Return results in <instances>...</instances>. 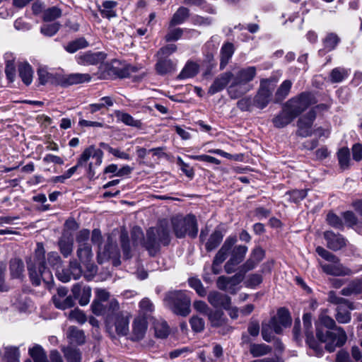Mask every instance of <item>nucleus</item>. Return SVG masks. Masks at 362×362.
Listing matches in <instances>:
<instances>
[{"label": "nucleus", "mask_w": 362, "mask_h": 362, "mask_svg": "<svg viewBox=\"0 0 362 362\" xmlns=\"http://www.w3.org/2000/svg\"><path fill=\"white\" fill-rule=\"evenodd\" d=\"M11 275L13 278H21L24 271L23 262L18 259H14L10 264Z\"/></svg>", "instance_id": "603ef678"}, {"label": "nucleus", "mask_w": 362, "mask_h": 362, "mask_svg": "<svg viewBox=\"0 0 362 362\" xmlns=\"http://www.w3.org/2000/svg\"><path fill=\"white\" fill-rule=\"evenodd\" d=\"M171 224L173 232L177 238H182L186 235L194 238L197 235V221L193 214L175 216L171 218Z\"/></svg>", "instance_id": "423d86ee"}, {"label": "nucleus", "mask_w": 362, "mask_h": 362, "mask_svg": "<svg viewBox=\"0 0 362 362\" xmlns=\"http://www.w3.org/2000/svg\"><path fill=\"white\" fill-rule=\"evenodd\" d=\"M54 304L57 308L65 310L72 307L74 305V300L72 296H69L59 300L54 298Z\"/></svg>", "instance_id": "052dcab7"}, {"label": "nucleus", "mask_w": 362, "mask_h": 362, "mask_svg": "<svg viewBox=\"0 0 362 362\" xmlns=\"http://www.w3.org/2000/svg\"><path fill=\"white\" fill-rule=\"evenodd\" d=\"M120 242L123 251L124 257L126 259H129L132 257V250L127 231H122L120 235Z\"/></svg>", "instance_id": "5fc2aeb1"}, {"label": "nucleus", "mask_w": 362, "mask_h": 362, "mask_svg": "<svg viewBox=\"0 0 362 362\" xmlns=\"http://www.w3.org/2000/svg\"><path fill=\"white\" fill-rule=\"evenodd\" d=\"M176 64L171 59L165 57H158L156 64V70L160 75H165L175 70Z\"/></svg>", "instance_id": "473e14b6"}, {"label": "nucleus", "mask_w": 362, "mask_h": 362, "mask_svg": "<svg viewBox=\"0 0 362 362\" xmlns=\"http://www.w3.org/2000/svg\"><path fill=\"white\" fill-rule=\"evenodd\" d=\"M207 299L209 303L216 308L228 309L230 305V298L216 291L209 292Z\"/></svg>", "instance_id": "4be33fe9"}, {"label": "nucleus", "mask_w": 362, "mask_h": 362, "mask_svg": "<svg viewBox=\"0 0 362 362\" xmlns=\"http://www.w3.org/2000/svg\"><path fill=\"white\" fill-rule=\"evenodd\" d=\"M18 72L20 77L25 85L28 86L32 83L33 71L28 63H21L18 65Z\"/></svg>", "instance_id": "e433bc0d"}, {"label": "nucleus", "mask_w": 362, "mask_h": 362, "mask_svg": "<svg viewBox=\"0 0 362 362\" xmlns=\"http://www.w3.org/2000/svg\"><path fill=\"white\" fill-rule=\"evenodd\" d=\"M67 362H80L81 361V353L79 349L71 346L62 349Z\"/></svg>", "instance_id": "de8ad7c7"}, {"label": "nucleus", "mask_w": 362, "mask_h": 362, "mask_svg": "<svg viewBox=\"0 0 362 362\" xmlns=\"http://www.w3.org/2000/svg\"><path fill=\"white\" fill-rule=\"evenodd\" d=\"M303 327L307 337L306 341L310 348L313 351V354L317 357L322 356L323 348L317 343L313 335L312 332V315L310 313H305L303 316Z\"/></svg>", "instance_id": "4468645a"}, {"label": "nucleus", "mask_w": 362, "mask_h": 362, "mask_svg": "<svg viewBox=\"0 0 362 362\" xmlns=\"http://www.w3.org/2000/svg\"><path fill=\"white\" fill-rule=\"evenodd\" d=\"M117 119L122 121L125 124L140 127L141 126V122L140 119L134 118L131 115H116Z\"/></svg>", "instance_id": "680f3d73"}, {"label": "nucleus", "mask_w": 362, "mask_h": 362, "mask_svg": "<svg viewBox=\"0 0 362 362\" xmlns=\"http://www.w3.org/2000/svg\"><path fill=\"white\" fill-rule=\"evenodd\" d=\"M339 42V37L334 33H328L322 40L324 48L327 52L334 50Z\"/></svg>", "instance_id": "a18cd8bd"}, {"label": "nucleus", "mask_w": 362, "mask_h": 362, "mask_svg": "<svg viewBox=\"0 0 362 362\" xmlns=\"http://www.w3.org/2000/svg\"><path fill=\"white\" fill-rule=\"evenodd\" d=\"M189 17V10L183 6L180 7L174 13L170 22V26L182 23Z\"/></svg>", "instance_id": "49530a36"}, {"label": "nucleus", "mask_w": 362, "mask_h": 362, "mask_svg": "<svg viewBox=\"0 0 362 362\" xmlns=\"http://www.w3.org/2000/svg\"><path fill=\"white\" fill-rule=\"evenodd\" d=\"M337 158L341 169L349 168L350 165V151L348 148L344 147L340 148L337 152Z\"/></svg>", "instance_id": "09e8293b"}, {"label": "nucleus", "mask_w": 362, "mask_h": 362, "mask_svg": "<svg viewBox=\"0 0 362 362\" xmlns=\"http://www.w3.org/2000/svg\"><path fill=\"white\" fill-rule=\"evenodd\" d=\"M189 284L190 287H192L196 291L199 296L202 297L206 296V289L199 279L196 278H191L189 279Z\"/></svg>", "instance_id": "e2e57ef3"}, {"label": "nucleus", "mask_w": 362, "mask_h": 362, "mask_svg": "<svg viewBox=\"0 0 362 362\" xmlns=\"http://www.w3.org/2000/svg\"><path fill=\"white\" fill-rule=\"evenodd\" d=\"M66 334L70 343L72 344L81 345L85 343L86 337L84 332L75 327H70Z\"/></svg>", "instance_id": "c9c22d12"}, {"label": "nucleus", "mask_w": 362, "mask_h": 362, "mask_svg": "<svg viewBox=\"0 0 362 362\" xmlns=\"http://www.w3.org/2000/svg\"><path fill=\"white\" fill-rule=\"evenodd\" d=\"M76 255L80 262L90 272H96V267L92 262L93 252L90 245H81L78 246Z\"/></svg>", "instance_id": "6ab92c4d"}, {"label": "nucleus", "mask_w": 362, "mask_h": 362, "mask_svg": "<svg viewBox=\"0 0 362 362\" xmlns=\"http://www.w3.org/2000/svg\"><path fill=\"white\" fill-rule=\"evenodd\" d=\"M264 257V252L260 247L255 248L250 258L240 267V272L243 274L253 269Z\"/></svg>", "instance_id": "b1692460"}, {"label": "nucleus", "mask_w": 362, "mask_h": 362, "mask_svg": "<svg viewBox=\"0 0 362 362\" xmlns=\"http://www.w3.org/2000/svg\"><path fill=\"white\" fill-rule=\"evenodd\" d=\"M324 238L327 241V247L334 251L341 250L346 245L344 238L341 235L335 234L331 230L325 231Z\"/></svg>", "instance_id": "393cba45"}, {"label": "nucleus", "mask_w": 362, "mask_h": 362, "mask_svg": "<svg viewBox=\"0 0 362 362\" xmlns=\"http://www.w3.org/2000/svg\"><path fill=\"white\" fill-rule=\"evenodd\" d=\"M199 71V66L197 64L188 62L180 74L177 76L178 79H185L194 77Z\"/></svg>", "instance_id": "a19ab883"}, {"label": "nucleus", "mask_w": 362, "mask_h": 362, "mask_svg": "<svg viewBox=\"0 0 362 362\" xmlns=\"http://www.w3.org/2000/svg\"><path fill=\"white\" fill-rule=\"evenodd\" d=\"M37 75L40 83L42 85H45L47 83L59 84V75L54 76L52 74L49 73L45 68L38 69Z\"/></svg>", "instance_id": "79ce46f5"}, {"label": "nucleus", "mask_w": 362, "mask_h": 362, "mask_svg": "<svg viewBox=\"0 0 362 362\" xmlns=\"http://www.w3.org/2000/svg\"><path fill=\"white\" fill-rule=\"evenodd\" d=\"M138 69L130 64H122L119 61H114L110 69V71L119 78L132 76V74L137 72Z\"/></svg>", "instance_id": "412c9836"}, {"label": "nucleus", "mask_w": 362, "mask_h": 362, "mask_svg": "<svg viewBox=\"0 0 362 362\" xmlns=\"http://www.w3.org/2000/svg\"><path fill=\"white\" fill-rule=\"evenodd\" d=\"M235 49L234 46L230 42H226L223 45L221 49V62H220V69H224L226 65L228 64L230 59H231L233 54H234Z\"/></svg>", "instance_id": "f704fd0d"}, {"label": "nucleus", "mask_w": 362, "mask_h": 362, "mask_svg": "<svg viewBox=\"0 0 362 362\" xmlns=\"http://www.w3.org/2000/svg\"><path fill=\"white\" fill-rule=\"evenodd\" d=\"M230 252V257L224 266L225 271L228 274L234 272L235 267L243 262L247 252V247L245 245H238L231 248Z\"/></svg>", "instance_id": "2eb2a0df"}, {"label": "nucleus", "mask_w": 362, "mask_h": 362, "mask_svg": "<svg viewBox=\"0 0 362 362\" xmlns=\"http://www.w3.org/2000/svg\"><path fill=\"white\" fill-rule=\"evenodd\" d=\"M62 14V11L59 7L52 6L44 11L42 19L46 22L52 21L60 18Z\"/></svg>", "instance_id": "864d4df0"}, {"label": "nucleus", "mask_w": 362, "mask_h": 362, "mask_svg": "<svg viewBox=\"0 0 362 362\" xmlns=\"http://www.w3.org/2000/svg\"><path fill=\"white\" fill-rule=\"evenodd\" d=\"M103 153L100 149L95 148L93 146H90L86 148L78 159L77 163L75 166L69 168L64 175L66 179L70 178L74 173L76 171L77 168L82 167L92 158V161L89 163L88 168V173L91 175H95V167L100 165L103 160Z\"/></svg>", "instance_id": "0eeeda50"}, {"label": "nucleus", "mask_w": 362, "mask_h": 362, "mask_svg": "<svg viewBox=\"0 0 362 362\" xmlns=\"http://www.w3.org/2000/svg\"><path fill=\"white\" fill-rule=\"evenodd\" d=\"M276 88V81L272 79H262L259 88L254 98V105L260 109L265 107L272 99V93Z\"/></svg>", "instance_id": "f8f14e48"}, {"label": "nucleus", "mask_w": 362, "mask_h": 362, "mask_svg": "<svg viewBox=\"0 0 362 362\" xmlns=\"http://www.w3.org/2000/svg\"><path fill=\"white\" fill-rule=\"evenodd\" d=\"M131 235L134 244H142L152 256L159 251L161 245H168L170 241L169 230L163 223L149 228L145 240L143 231L139 227L133 228Z\"/></svg>", "instance_id": "f03ea898"}, {"label": "nucleus", "mask_w": 362, "mask_h": 362, "mask_svg": "<svg viewBox=\"0 0 362 362\" xmlns=\"http://www.w3.org/2000/svg\"><path fill=\"white\" fill-rule=\"evenodd\" d=\"M316 336L329 352H333L337 347L343 346L347 339L345 331L341 327H337L336 322L323 310L315 323Z\"/></svg>", "instance_id": "f257e3e1"}, {"label": "nucleus", "mask_w": 362, "mask_h": 362, "mask_svg": "<svg viewBox=\"0 0 362 362\" xmlns=\"http://www.w3.org/2000/svg\"><path fill=\"white\" fill-rule=\"evenodd\" d=\"M69 318L71 320H74L79 324H84L87 321L86 315L82 310L78 308H76L69 313Z\"/></svg>", "instance_id": "0e129e2a"}, {"label": "nucleus", "mask_w": 362, "mask_h": 362, "mask_svg": "<svg viewBox=\"0 0 362 362\" xmlns=\"http://www.w3.org/2000/svg\"><path fill=\"white\" fill-rule=\"evenodd\" d=\"M156 337L160 339L166 338L170 332L169 327L165 321L156 320L153 322Z\"/></svg>", "instance_id": "37998d69"}, {"label": "nucleus", "mask_w": 362, "mask_h": 362, "mask_svg": "<svg viewBox=\"0 0 362 362\" xmlns=\"http://www.w3.org/2000/svg\"><path fill=\"white\" fill-rule=\"evenodd\" d=\"M29 354L35 362H48L46 353L40 345H35L29 349Z\"/></svg>", "instance_id": "3c124183"}, {"label": "nucleus", "mask_w": 362, "mask_h": 362, "mask_svg": "<svg viewBox=\"0 0 362 362\" xmlns=\"http://www.w3.org/2000/svg\"><path fill=\"white\" fill-rule=\"evenodd\" d=\"M45 250L42 243H38L33 257L28 261V270L33 284L39 286L41 279L47 285L53 281L52 272L45 267Z\"/></svg>", "instance_id": "7ed1b4c3"}, {"label": "nucleus", "mask_w": 362, "mask_h": 362, "mask_svg": "<svg viewBox=\"0 0 362 362\" xmlns=\"http://www.w3.org/2000/svg\"><path fill=\"white\" fill-rule=\"evenodd\" d=\"M350 71L343 67H337L332 70L329 74L332 83H340L349 75Z\"/></svg>", "instance_id": "c03bdc74"}, {"label": "nucleus", "mask_w": 362, "mask_h": 362, "mask_svg": "<svg viewBox=\"0 0 362 362\" xmlns=\"http://www.w3.org/2000/svg\"><path fill=\"white\" fill-rule=\"evenodd\" d=\"M244 274L240 271L239 273L231 277L221 276L216 281L217 287L222 291H228L234 294L236 293V286H238L244 279Z\"/></svg>", "instance_id": "dca6fc26"}, {"label": "nucleus", "mask_w": 362, "mask_h": 362, "mask_svg": "<svg viewBox=\"0 0 362 362\" xmlns=\"http://www.w3.org/2000/svg\"><path fill=\"white\" fill-rule=\"evenodd\" d=\"M223 238V233L219 230H215L210 235L205 244L206 250L211 251L216 249L221 243Z\"/></svg>", "instance_id": "ea45409f"}, {"label": "nucleus", "mask_w": 362, "mask_h": 362, "mask_svg": "<svg viewBox=\"0 0 362 362\" xmlns=\"http://www.w3.org/2000/svg\"><path fill=\"white\" fill-rule=\"evenodd\" d=\"M236 241L237 238L235 236H229L226 239L223 245L214 257V261L215 264H221L225 261Z\"/></svg>", "instance_id": "a878e982"}, {"label": "nucleus", "mask_w": 362, "mask_h": 362, "mask_svg": "<svg viewBox=\"0 0 362 362\" xmlns=\"http://www.w3.org/2000/svg\"><path fill=\"white\" fill-rule=\"evenodd\" d=\"M74 298L78 299L81 305H86L91 296V289L89 286H81L79 284L74 285L71 289Z\"/></svg>", "instance_id": "bb28decb"}, {"label": "nucleus", "mask_w": 362, "mask_h": 362, "mask_svg": "<svg viewBox=\"0 0 362 362\" xmlns=\"http://www.w3.org/2000/svg\"><path fill=\"white\" fill-rule=\"evenodd\" d=\"M154 311V305L148 298H143L139 303V312L144 315H150Z\"/></svg>", "instance_id": "bf43d9fd"}, {"label": "nucleus", "mask_w": 362, "mask_h": 362, "mask_svg": "<svg viewBox=\"0 0 362 362\" xmlns=\"http://www.w3.org/2000/svg\"><path fill=\"white\" fill-rule=\"evenodd\" d=\"M164 302L177 315L186 316L190 312V298L185 292L181 291L169 292L165 295Z\"/></svg>", "instance_id": "6e6552de"}, {"label": "nucleus", "mask_w": 362, "mask_h": 362, "mask_svg": "<svg viewBox=\"0 0 362 362\" xmlns=\"http://www.w3.org/2000/svg\"><path fill=\"white\" fill-rule=\"evenodd\" d=\"M298 117L296 134L301 137H308L312 135L313 124L315 119V115H295Z\"/></svg>", "instance_id": "f3484780"}, {"label": "nucleus", "mask_w": 362, "mask_h": 362, "mask_svg": "<svg viewBox=\"0 0 362 362\" xmlns=\"http://www.w3.org/2000/svg\"><path fill=\"white\" fill-rule=\"evenodd\" d=\"M112 259L115 266L120 264V253L116 243L110 235L107 238L106 243L103 246H99L98 252V262L100 264Z\"/></svg>", "instance_id": "9b49d317"}, {"label": "nucleus", "mask_w": 362, "mask_h": 362, "mask_svg": "<svg viewBox=\"0 0 362 362\" xmlns=\"http://www.w3.org/2000/svg\"><path fill=\"white\" fill-rule=\"evenodd\" d=\"M112 101L110 98L109 97H104L103 98L100 103L92 104L90 105V111L91 112H97V111H107V106H112Z\"/></svg>", "instance_id": "13d9d810"}, {"label": "nucleus", "mask_w": 362, "mask_h": 362, "mask_svg": "<svg viewBox=\"0 0 362 362\" xmlns=\"http://www.w3.org/2000/svg\"><path fill=\"white\" fill-rule=\"evenodd\" d=\"M106 57V54L103 52H86L76 57V61L78 64L83 66L96 65L102 63Z\"/></svg>", "instance_id": "aec40b11"}, {"label": "nucleus", "mask_w": 362, "mask_h": 362, "mask_svg": "<svg viewBox=\"0 0 362 362\" xmlns=\"http://www.w3.org/2000/svg\"><path fill=\"white\" fill-rule=\"evenodd\" d=\"M58 246L64 257H68L73 252L74 238L72 235L66 232L63 233L58 241Z\"/></svg>", "instance_id": "cd10ccee"}, {"label": "nucleus", "mask_w": 362, "mask_h": 362, "mask_svg": "<svg viewBox=\"0 0 362 362\" xmlns=\"http://www.w3.org/2000/svg\"><path fill=\"white\" fill-rule=\"evenodd\" d=\"M327 221L331 226L335 228H343V223L341 219L334 213H328L327 215Z\"/></svg>", "instance_id": "774afa93"}, {"label": "nucleus", "mask_w": 362, "mask_h": 362, "mask_svg": "<svg viewBox=\"0 0 362 362\" xmlns=\"http://www.w3.org/2000/svg\"><path fill=\"white\" fill-rule=\"evenodd\" d=\"M90 81V76L88 74H71L59 76V84L63 86L78 84Z\"/></svg>", "instance_id": "5701e85b"}, {"label": "nucleus", "mask_w": 362, "mask_h": 362, "mask_svg": "<svg viewBox=\"0 0 362 362\" xmlns=\"http://www.w3.org/2000/svg\"><path fill=\"white\" fill-rule=\"evenodd\" d=\"M291 323V318L288 311L282 308H280L277 315L270 320V326L276 334H280L283 328L288 327Z\"/></svg>", "instance_id": "a211bd4d"}, {"label": "nucleus", "mask_w": 362, "mask_h": 362, "mask_svg": "<svg viewBox=\"0 0 362 362\" xmlns=\"http://www.w3.org/2000/svg\"><path fill=\"white\" fill-rule=\"evenodd\" d=\"M295 118V115H277L273 119V123L277 128H282L289 124Z\"/></svg>", "instance_id": "6e6d98bb"}, {"label": "nucleus", "mask_w": 362, "mask_h": 362, "mask_svg": "<svg viewBox=\"0 0 362 362\" xmlns=\"http://www.w3.org/2000/svg\"><path fill=\"white\" fill-rule=\"evenodd\" d=\"M315 103V96L310 92H303L289 99L284 106L285 113H302Z\"/></svg>", "instance_id": "1a4fd4ad"}, {"label": "nucleus", "mask_w": 362, "mask_h": 362, "mask_svg": "<svg viewBox=\"0 0 362 362\" xmlns=\"http://www.w3.org/2000/svg\"><path fill=\"white\" fill-rule=\"evenodd\" d=\"M255 75V66H248L239 70L236 74L233 83L228 88V92L231 97L238 98L245 93L247 91L245 88L241 91H238V89L241 88L242 85H245L248 82L252 81Z\"/></svg>", "instance_id": "9d476101"}, {"label": "nucleus", "mask_w": 362, "mask_h": 362, "mask_svg": "<svg viewBox=\"0 0 362 362\" xmlns=\"http://www.w3.org/2000/svg\"><path fill=\"white\" fill-rule=\"evenodd\" d=\"M106 327L109 332H112V327H115V332L119 336H125L129 332V318L122 313H117L115 315H107L105 320Z\"/></svg>", "instance_id": "ddd939ff"}, {"label": "nucleus", "mask_w": 362, "mask_h": 362, "mask_svg": "<svg viewBox=\"0 0 362 362\" xmlns=\"http://www.w3.org/2000/svg\"><path fill=\"white\" fill-rule=\"evenodd\" d=\"M117 4L115 1L106 0L102 3V5H98V8L103 18L110 20L117 17L115 8Z\"/></svg>", "instance_id": "c756f323"}, {"label": "nucleus", "mask_w": 362, "mask_h": 362, "mask_svg": "<svg viewBox=\"0 0 362 362\" xmlns=\"http://www.w3.org/2000/svg\"><path fill=\"white\" fill-rule=\"evenodd\" d=\"M272 349L265 344H255L250 345V353L255 358L261 357L271 353Z\"/></svg>", "instance_id": "58836bf2"}, {"label": "nucleus", "mask_w": 362, "mask_h": 362, "mask_svg": "<svg viewBox=\"0 0 362 362\" xmlns=\"http://www.w3.org/2000/svg\"><path fill=\"white\" fill-rule=\"evenodd\" d=\"M316 252L321 257L330 262L328 264L320 263V267L325 274L339 276H350L354 273L351 269L344 266L336 255L329 252L322 247H317Z\"/></svg>", "instance_id": "39448f33"}, {"label": "nucleus", "mask_w": 362, "mask_h": 362, "mask_svg": "<svg viewBox=\"0 0 362 362\" xmlns=\"http://www.w3.org/2000/svg\"><path fill=\"white\" fill-rule=\"evenodd\" d=\"M147 330V322L144 317H137L134 320L132 325V337L134 341L141 340Z\"/></svg>", "instance_id": "c85d7f7f"}, {"label": "nucleus", "mask_w": 362, "mask_h": 362, "mask_svg": "<svg viewBox=\"0 0 362 362\" xmlns=\"http://www.w3.org/2000/svg\"><path fill=\"white\" fill-rule=\"evenodd\" d=\"M93 313L96 315H105L106 317L107 308L103 304V302L94 300L91 305Z\"/></svg>", "instance_id": "338daca9"}, {"label": "nucleus", "mask_w": 362, "mask_h": 362, "mask_svg": "<svg viewBox=\"0 0 362 362\" xmlns=\"http://www.w3.org/2000/svg\"><path fill=\"white\" fill-rule=\"evenodd\" d=\"M47 260L49 264L56 269V276L62 282H68L71 279H78L82 274L81 267L76 260L70 261L69 269L61 270L62 259L57 252L49 253Z\"/></svg>", "instance_id": "20e7f679"}, {"label": "nucleus", "mask_w": 362, "mask_h": 362, "mask_svg": "<svg viewBox=\"0 0 362 362\" xmlns=\"http://www.w3.org/2000/svg\"><path fill=\"white\" fill-rule=\"evenodd\" d=\"M355 307L351 303V306L346 304H342L337 306L336 314L334 315L336 320L341 324H346L351 321L350 310H354Z\"/></svg>", "instance_id": "7c9ffc66"}, {"label": "nucleus", "mask_w": 362, "mask_h": 362, "mask_svg": "<svg viewBox=\"0 0 362 362\" xmlns=\"http://www.w3.org/2000/svg\"><path fill=\"white\" fill-rule=\"evenodd\" d=\"M292 82L290 80H285L283 81L276 91L274 102L278 103L284 100L289 94Z\"/></svg>", "instance_id": "4c0bfd02"}, {"label": "nucleus", "mask_w": 362, "mask_h": 362, "mask_svg": "<svg viewBox=\"0 0 362 362\" xmlns=\"http://www.w3.org/2000/svg\"><path fill=\"white\" fill-rule=\"evenodd\" d=\"M232 76L230 72H226L219 75L215 78L214 83L209 89V93L211 95L222 90L229 83Z\"/></svg>", "instance_id": "2f4dec72"}, {"label": "nucleus", "mask_w": 362, "mask_h": 362, "mask_svg": "<svg viewBox=\"0 0 362 362\" xmlns=\"http://www.w3.org/2000/svg\"><path fill=\"white\" fill-rule=\"evenodd\" d=\"M0 356L6 362H20V352L18 347L5 346L0 349Z\"/></svg>", "instance_id": "72a5a7b5"}, {"label": "nucleus", "mask_w": 362, "mask_h": 362, "mask_svg": "<svg viewBox=\"0 0 362 362\" xmlns=\"http://www.w3.org/2000/svg\"><path fill=\"white\" fill-rule=\"evenodd\" d=\"M60 27V23L57 22L50 24H44L40 28V32L45 36L52 37L58 32Z\"/></svg>", "instance_id": "4d7b16f0"}, {"label": "nucleus", "mask_w": 362, "mask_h": 362, "mask_svg": "<svg viewBox=\"0 0 362 362\" xmlns=\"http://www.w3.org/2000/svg\"><path fill=\"white\" fill-rule=\"evenodd\" d=\"M88 45V43L86 40L83 37H81L69 42L64 46V49L69 53H74L80 49L86 48Z\"/></svg>", "instance_id": "8fccbe9b"}, {"label": "nucleus", "mask_w": 362, "mask_h": 362, "mask_svg": "<svg viewBox=\"0 0 362 362\" xmlns=\"http://www.w3.org/2000/svg\"><path fill=\"white\" fill-rule=\"evenodd\" d=\"M328 301L330 302L331 303L337 305V306L342 304H346L349 306H351V302H350L347 299L337 296L334 291L329 292Z\"/></svg>", "instance_id": "69168bd1"}]
</instances>
